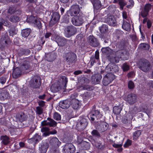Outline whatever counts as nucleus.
Here are the masks:
<instances>
[{"instance_id":"nucleus-44","label":"nucleus","mask_w":153,"mask_h":153,"mask_svg":"<svg viewBox=\"0 0 153 153\" xmlns=\"http://www.w3.org/2000/svg\"><path fill=\"white\" fill-rule=\"evenodd\" d=\"M94 7L98 9L100 7V5L98 4V0H91Z\"/></svg>"},{"instance_id":"nucleus-61","label":"nucleus","mask_w":153,"mask_h":153,"mask_svg":"<svg viewBox=\"0 0 153 153\" xmlns=\"http://www.w3.org/2000/svg\"><path fill=\"white\" fill-rule=\"evenodd\" d=\"M45 42V40L43 38H41L40 39H39L38 44L40 46H42L43 45Z\"/></svg>"},{"instance_id":"nucleus-7","label":"nucleus","mask_w":153,"mask_h":153,"mask_svg":"<svg viewBox=\"0 0 153 153\" xmlns=\"http://www.w3.org/2000/svg\"><path fill=\"white\" fill-rule=\"evenodd\" d=\"M84 17L80 14L79 16H75L72 19V23L75 26L81 25L84 22Z\"/></svg>"},{"instance_id":"nucleus-5","label":"nucleus","mask_w":153,"mask_h":153,"mask_svg":"<svg viewBox=\"0 0 153 153\" xmlns=\"http://www.w3.org/2000/svg\"><path fill=\"white\" fill-rule=\"evenodd\" d=\"M115 78V76L112 74L107 73L103 78V84L105 86L107 85L111 82Z\"/></svg>"},{"instance_id":"nucleus-20","label":"nucleus","mask_w":153,"mask_h":153,"mask_svg":"<svg viewBox=\"0 0 153 153\" xmlns=\"http://www.w3.org/2000/svg\"><path fill=\"white\" fill-rule=\"evenodd\" d=\"M74 97L75 96L73 94L71 95V98L73 100L72 106L74 109H77L80 107V103L78 100L74 99Z\"/></svg>"},{"instance_id":"nucleus-27","label":"nucleus","mask_w":153,"mask_h":153,"mask_svg":"<svg viewBox=\"0 0 153 153\" xmlns=\"http://www.w3.org/2000/svg\"><path fill=\"white\" fill-rule=\"evenodd\" d=\"M61 89V87L59 83H54L52 85L51 88V91L53 93L59 91Z\"/></svg>"},{"instance_id":"nucleus-33","label":"nucleus","mask_w":153,"mask_h":153,"mask_svg":"<svg viewBox=\"0 0 153 153\" xmlns=\"http://www.w3.org/2000/svg\"><path fill=\"white\" fill-rule=\"evenodd\" d=\"M141 133V131L140 130L134 132L133 134V140H136L140 135Z\"/></svg>"},{"instance_id":"nucleus-11","label":"nucleus","mask_w":153,"mask_h":153,"mask_svg":"<svg viewBox=\"0 0 153 153\" xmlns=\"http://www.w3.org/2000/svg\"><path fill=\"white\" fill-rule=\"evenodd\" d=\"M30 63L28 58H26L22 60L20 65V68L22 71L29 70L30 68Z\"/></svg>"},{"instance_id":"nucleus-50","label":"nucleus","mask_w":153,"mask_h":153,"mask_svg":"<svg viewBox=\"0 0 153 153\" xmlns=\"http://www.w3.org/2000/svg\"><path fill=\"white\" fill-rule=\"evenodd\" d=\"M122 68L124 71H127L129 69V66L126 63H124L123 65Z\"/></svg>"},{"instance_id":"nucleus-37","label":"nucleus","mask_w":153,"mask_h":153,"mask_svg":"<svg viewBox=\"0 0 153 153\" xmlns=\"http://www.w3.org/2000/svg\"><path fill=\"white\" fill-rule=\"evenodd\" d=\"M100 31L101 33H105L108 30V27L106 25H103L100 28Z\"/></svg>"},{"instance_id":"nucleus-25","label":"nucleus","mask_w":153,"mask_h":153,"mask_svg":"<svg viewBox=\"0 0 153 153\" xmlns=\"http://www.w3.org/2000/svg\"><path fill=\"white\" fill-rule=\"evenodd\" d=\"M70 101L65 100L60 101L59 103V106L63 109H66L70 106Z\"/></svg>"},{"instance_id":"nucleus-45","label":"nucleus","mask_w":153,"mask_h":153,"mask_svg":"<svg viewBox=\"0 0 153 153\" xmlns=\"http://www.w3.org/2000/svg\"><path fill=\"white\" fill-rule=\"evenodd\" d=\"M119 4L120 6V8L123 10L124 7L126 4V3L124 0H118Z\"/></svg>"},{"instance_id":"nucleus-28","label":"nucleus","mask_w":153,"mask_h":153,"mask_svg":"<svg viewBox=\"0 0 153 153\" xmlns=\"http://www.w3.org/2000/svg\"><path fill=\"white\" fill-rule=\"evenodd\" d=\"M31 32V30L30 28H26L22 30L21 34L22 37L24 38L27 37L29 36Z\"/></svg>"},{"instance_id":"nucleus-54","label":"nucleus","mask_w":153,"mask_h":153,"mask_svg":"<svg viewBox=\"0 0 153 153\" xmlns=\"http://www.w3.org/2000/svg\"><path fill=\"white\" fill-rule=\"evenodd\" d=\"M9 35L12 36L17 33V31L14 28H11L9 31Z\"/></svg>"},{"instance_id":"nucleus-22","label":"nucleus","mask_w":153,"mask_h":153,"mask_svg":"<svg viewBox=\"0 0 153 153\" xmlns=\"http://www.w3.org/2000/svg\"><path fill=\"white\" fill-rule=\"evenodd\" d=\"M49 146L48 143L46 142L42 143L41 146L39 147L40 153H46Z\"/></svg>"},{"instance_id":"nucleus-39","label":"nucleus","mask_w":153,"mask_h":153,"mask_svg":"<svg viewBox=\"0 0 153 153\" xmlns=\"http://www.w3.org/2000/svg\"><path fill=\"white\" fill-rule=\"evenodd\" d=\"M111 64V73L112 74L115 73L118 71V68L117 65L114 64Z\"/></svg>"},{"instance_id":"nucleus-31","label":"nucleus","mask_w":153,"mask_h":153,"mask_svg":"<svg viewBox=\"0 0 153 153\" xmlns=\"http://www.w3.org/2000/svg\"><path fill=\"white\" fill-rule=\"evenodd\" d=\"M9 21L12 23H16L20 21V17L18 16L12 15L10 16Z\"/></svg>"},{"instance_id":"nucleus-62","label":"nucleus","mask_w":153,"mask_h":153,"mask_svg":"<svg viewBox=\"0 0 153 153\" xmlns=\"http://www.w3.org/2000/svg\"><path fill=\"white\" fill-rule=\"evenodd\" d=\"M22 52L23 54L25 55L29 54L30 53V50L28 49H23L22 50Z\"/></svg>"},{"instance_id":"nucleus-16","label":"nucleus","mask_w":153,"mask_h":153,"mask_svg":"<svg viewBox=\"0 0 153 153\" xmlns=\"http://www.w3.org/2000/svg\"><path fill=\"white\" fill-rule=\"evenodd\" d=\"M136 95L134 94L131 93L127 95L126 100L130 104H133L136 102Z\"/></svg>"},{"instance_id":"nucleus-51","label":"nucleus","mask_w":153,"mask_h":153,"mask_svg":"<svg viewBox=\"0 0 153 153\" xmlns=\"http://www.w3.org/2000/svg\"><path fill=\"white\" fill-rule=\"evenodd\" d=\"M105 71L106 73H111V64H109L105 68Z\"/></svg>"},{"instance_id":"nucleus-32","label":"nucleus","mask_w":153,"mask_h":153,"mask_svg":"<svg viewBox=\"0 0 153 153\" xmlns=\"http://www.w3.org/2000/svg\"><path fill=\"white\" fill-rule=\"evenodd\" d=\"M26 115L24 113H21L17 114L16 116V118L17 119V120L22 122L25 120Z\"/></svg>"},{"instance_id":"nucleus-12","label":"nucleus","mask_w":153,"mask_h":153,"mask_svg":"<svg viewBox=\"0 0 153 153\" xmlns=\"http://www.w3.org/2000/svg\"><path fill=\"white\" fill-rule=\"evenodd\" d=\"M41 84V79L40 77L35 76L32 81H31L30 86L35 88H39Z\"/></svg>"},{"instance_id":"nucleus-2","label":"nucleus","mask_w":153,"mask_h":153,"mask_svg":"<svg viewBox=\"0 0 153 153\" xmlns=\"http://www.w3.org/2000/svg\"><path fill=\"white\" fill-rule=\"evenodd\" d=\"M138 67L144 72H148L151 69V65L149 62L146 59H141L138 63Z\"/></svg>"},{"instance_id":"nucleus-4","label":"nucleus","mask_w":153,"mask_h":153,"mask_svg":"<svg viewBox=\"0 0 153 153\" xmlns=\"http://www.w3.org/2000/svg\"><path fill=\"white\" fill-rule=\"evenodd\" d=\"M64 58L65 62L69 64L75 63L77 60L76 54L72 52L65 53Z\"/></svg>"},{"instance_id":"nucleus-43","label":"nucleus","mask_w":153,"mask_h":153,"mask_svg":"<svg viewBox=\"0 0 153 153\" xmlns=\"http://www.w3.org/2000/svg\"><path fill=\"white\" fill-rule=\"evenodd\" d=\"M16 8L15 7L11 6L9 7L7 12L9 13L12 14L16 13Z\"/></svg>"},{"instance_id":"nucleus-21","label":"nucleus","mask_w":153,"mask_h":153,"mask_svg":"<svg viewBox=\"0 0 153 153\" xmlns=\"http://www.w3.org/2000/svg\"><path fill=\"white\" fill-rule=\"evenodd\" d=\"M22 70L19 67L14 68L12 76L14 78H17L20 77L22 74Z\"/></svg>"},{"instance_id":"nucleus-49","label":"nucleus","mask_w":153,"mask_h":153,"mask_svg":"<svg viewBox=\"0 0 153 153\" xmlns=\"http://www.w3.org/2000/svg\"><path fill=\"white\" fill-rule=\"evenodd\" d=\"M53 117V118L57 120H59L61 119V117L60 114L56 112L54 113Z\"/></svg>"},{"instance_id":"nucleus-48","label":"nucleus","mask_w":153,"mask_h":153,"mask_svg":"<svg viewBox=\"0 0 153 153\" xmlns=\"http://www.w3.org/2000/svg\"><path fill=\"white\" fill-rule=\"evenodd\" d=\"M149 13L148 12L143 9L140 13V15L143 18L146 17L148 15Z\"/></svg>"},{"instance_id":"nucleus-36","label":"nucleus","mask_w":153,"mask_h":153,"mask_svg":"<svg viewBox=\"0 0 153 153\" xmlns=\"http://www.w3.org/2000/svg\"><path fill=\"white\" fill-rule=\"evenodd\" d=\"M103 53L109 56L111 51V49L108 47L102 48L101 49Z\"/></svg>"},{"instance_id":"nucleus-53","label":"nucleus","mask_w":153,"mask_h":153,"mask_svg":"<svg viewBox=\"0 0 153 153\" xmlns=\"http://www.w3.org/2000/svg\"><path fill=\"white\" fill-rule=\"evenodd\" d=\"M62 79V84L65 87H66V85L68 82L67 78L65 76H62L61 77Z\"/></svg>"},{"instance_id":"nucleus-26","label":"nucleus","mask_w":153,"mask_h":153,"mask_svg":"<svg viewBox=\"0 0 153 153\" xmlns=\"http://www.w3.org/2000/svg\"><path fill=\"white\" fill-rule=\"evenodd\" d=\"M98 129L101 132H104L106 131L107 128V124L104 122H101L97 126Z\"/></svg>"},{"instance_id":"nucleus-17","label":"nucleus","mask_w":153,"mask_h":153,"mask_svg":"<svg viewBox=\"0 0 153 153\" xmlns=\"http://www.w3.org/2000/svg\"><path fill=\"white\" fill-rule=\"evenodd\" d=\"M88 125V123L86 119H82L77 123V126L78 129L80 130H82L85 128Z\"/></svg>"},{"instance_id":"nucleus-34","label":"nucleus","mask_w":153,"mask_h":153,"mask_svg":"<svg viewBox=\"0 0 153 153\" xmlns=\"http://www.w3.org/2000/svg\"><path fill=\"white\" fill-rule=\"evenodd\" d=\"M41 140V137L38 134H36L35 136L30 139V140L34 142L35 143H37Z\"/></svg>"},{"instance_id":"nucleus-46","label":"nucleus","mask_w":153,"mask_h":153,"mask_svg":"<svg viewBox=\"0 0 153 153\" xmlns=\"http://www.w3.org/2000/svg\"><path fill=\"white\" fill-rule=\"evenodd\" d=\"M43 112V109L40 106H38L36 108V113L39 115H40Z\"/></svg>"},{"instance_id":"nucleus-42","label":"nucleus","mask_w":153,"mask_h":153,"mask_svg":"<svg viewBox=\"0 0 153 153\" xmlns=\"http://www.w3.org/2000/svg\"><path fill=\"white\" fill-rule=\"evenodd\" d=\"M126 42L123 40L121 41L120 42L118 43V47L119 49L123 50L125 48Z\"/></svg>"},{"instance_id":"nucleus-30","label":"nucleus","mask_w":153,"mask_h":153,"mask_svg":"<svg viewBox=\"0 0 153 153\" xmlns=\"http://www.w3.org/2000/svg\"><path fill=\"white\" fill-rule=\"evenodd\" d=\"M122 27L123 29L127 31H130L131 30V25L130 24L126 21H123Z\"/></svg>"},{"instance_id":"nucleus-59","label":"nucleus","mask_w":153,"mask_h":153,"mask_svg":"<svg viewBox=\"0 0 153 153\" xmlns=\"http://www.w3.org/2000/svg\"><path fill=\"white\" fill-rule=\"evenodd\" d=\"M33 23L35 24L39 28H40L41 27V23L39 20L36 19Z\"/></svg>"},{"instance_id":"nucleus-14","label":"nucleus","mask_w":153,"mask_h":153,"mask_svg":"<svg viewBox=\"0 0 153 153\" xmlns=\"http://www.w3.org/2000/svg\"><path fill=\"white\" fill-rule=\"evenodd\" d=\"M41 125L42 126H48L50 127H55L56 126L57 123L53 119L48 117L47 120L42 122Z\"/></svg>"},{"instance_id":"nucleus-58","label":"nucleus","mask_w":153,"mask_h":153,"mask_svg":"<svg viewBox=\"0 0 153 153\" xmlns=\"http://www.w3.org/2000/svg\"><path fill=\"white\" fill-rule=\"evenodd\" d=\"M128 87L130 89H133L134 87V83L131 81H130L128 84Z\"/></svg>"},{"instance_id":"nucleus-10","label":"nucleus","mask_w":153,"mask_h":153,"mask_svg":"<svg viewBox=\"0 0 153 153\" xmlns=\"http://www.w3.org/2000/svg\"><path fill=\"white\" fill-rule=\"evenodd\" d=\"M104 22L110 26H114L116 25V18L112 15H108L105 17Z\"/></svg>"},{"instance_id":"nucleus-57","label":"nucleus","mask_w":153,"mask_h":153,"mask_svg":"<svg viewBox=\"0 0 153 153\" xmlns=\"http://www.w3.org/2000/svg\"><path fill=\"white\" fill-rule=\"evenodd\" d=\"M132 141L129 139H128L124 145V147L125 148H127L130 146L132 143Z\"/></svg>"},{"instance_id":"nucleus-35","label":"nucleus","mask_w":153,"mask_h":153,"mask_svg":"<svg viewBox=\"0 0 153 153\" xmlns=\"http://www.w3.org/2000/svg\"><path fill=\"white\" fill-rule=\"evenodd\" d=\"M122 110L121 107L115 106L113 108V111L114 114L117 115L119 114Z\"/></svg>"},{"instance_id":"nucleus-9","label":"nucleus","mask_w":153,"mask_h":153,"mask_svg":"<svg viewBox=\"0 0 153 153\" xmlns=\"http://www.w3.org/2000/svg\"><path fill=\"white\" fill-rule=\"evenodd\" d=\"M88 42L89 45L94 47H97L99 45L97 39L93 35H90L88 38Z\"/></svg>"},{"instance_id":"nucleus-56","label":"nucleus","mask_w":153,"mask_h":153,"mask_svg":"<svg viewBox=\"0 0 153 153\" xmlns=\"http://www.w3.org/2000/svg\"><path fill=\"white\" fill-rule=\"evenodd\" d=\"M36 17H34L33 16H31L29 17V18L27 19V21L30 22H32L34 23L36 20Z\"/></svg>"},{"instance_id":"nucleus-6","label":"nucleus","mask_w":153,"mask_h":153,"mask_svg":"<svg viewBox=\"0 0 153 153\" xmlns=\"http://www.w3.org/2000/svg\"><path fill=\"white\" fill-rule=\"evenodd\" d=\"M64 31L65 36L69 38L76 33V29L75 27L71 25L65 28Z\"/></svg>"},{"instance_id":"nucleus-40","label":"nucleus","mask_w":153,"mask_h":153,"mask_svg":"<svg viewBox=\"0 0 153 153\" xmlns=\"http://www.w3.org/2000/svg\"><path fill=\"white\" fill-rule=\"evenodd\" d=\"M102 78V76L100 74H96L95 76L94 81L96 84H98L100 82Z\"/></svg>"},{"instance_id":"nucleus-63","label":"nucleus","mask_w":153,"mask_h":153,"mask_svg":"<svg viewBox=\"0 0 153 153\" xmlns=\"http://www.w3.org/2000/svg\"><path fill=\"white\" fill-rule=\"evenodd\" d=\"M1 95L3 98L5 99L7 98L9 96V94L8 93L6 92H5L4 93L2 92L1 93Z\"/></svg>"},{"instance_id":"nucleus-29","label":"nucleus","mask_w":153,"mask_h":153,"mask_svg":"<svg viewBox=\"0 0 153 153\" xmlns=\"http://www.w3.org/2000/svg\"><path fill=\"white\" fill-rule=\"evenodd\" d=\"M1 143L4 145L8 144L10 142L9 138L6 135H2L1 137Z\"/></svg>"},{"instance_id":"nucleus-47","label":"nucleus","mask_w":153,"mask_h":153,"mask_svg":"<svg viewBox=\"0 0 153 153\" xmlns=\"http://www.w3.org/2000/svg\"><path fill=\"white\" fill-rule=\"evenodd\" d=\"M91 134L93 136L95 137H100V133L97 130L94 129L91 132Z\"/></svg>"},{"instance_id":"nucleus-19","label":"nucleus","mask_w":153,"mask_h":153,"mask_svg":"<svg viewBox=\"0 0 153 153\" xmlns=\"http://www.w3.org/2000/svg\"><path fill=\"white\" fill-rule=\"evenodd\" d=\"M133 118L132 116L130 114H128L123 117L121 120L123 123L125 124L130 123Z\"/></svg>"},{"instance_id":"nucleus-55","label":"nucleus","mask_w":153,"mask_h":153,"mask_svg":"<svg viewBox=\"0 0 153 153\" xmlns=\"http://www.w3.org/2000/svg\"><path fill=\"white\" fill-rule=\"evenodd\" d=\"M95 146L97 148L101 150L103 149L105 147V146L104 145H102L101 143H96L95 144Z\"/></svg>"},{"instance_id":"nucleus-41","label":"nucleus","mask_w":153,"mask_h":153,"mask_svg":"<svg viewBox=\"0 0 153 153\" xmlns=\"http://www.w3.org/2000/svg\"><path fill=\"white\" fill-rule=\"evenodd\" d=\"M139 47L143 50H148L149 48V46L148 44L144 43L140 44L139 45Z\"/></svg>"},{"instance_id":"nucleus-1","label":"nucleus","mask_w":153,"mask_h":153,"mask_svg":"<svg viewBox=\"0 0 153 153\" xmlns=\"http://www.w3.org/2000/svg\"><path fill=\"white\" fill-rule=\"evenodd\" d=\"M51 39L55 41L60 47H63L68 44L69 45H71L73 42L72 40L67 39L58 34L53 35Z\"/></svg>"},{"instance_id":"nucleus-18","label":"nucleus","mask_w":153,"mask_h":153,"mask_svg":"<svg viewBox=\"0 0 153 153\" xmlns=\"http://www.w3.org/2000/svg\"><path fill=\"white\" fill-rule=\"evenodd\" d=\"M80 9L78 5L72 6L70 9V13L71 16H74L79 13Z\"/></svg>"},{"instance_id":"nucleus-15","label":"nucleus","mask_w":153,"mask_h":153,"mask_svg":"<svg viewBox=\"0 0 153 153\" xmlns=\"http://www.w3.org/2000/svg\"><path fill=\"white\" fill-rule=\"evenodd\" d=\"M59 18L60 16L58 13H53L52 15V19L50 21L49 25L50 26H53L58 21Z\"/></svg>"},{"instance_id":"nucleus-13","label":"nucleus","mask_w":153,"mask_h":153,"mask_svg":"<svg viewBox=\"0 0 153 153\" xmlns=\"http://www.w3.org/2000/svg\"><path fill=\"white\" fill-rule=\"evenodd\" d=\"M41 132L43 133L42 134V136L44 137L48 136L50 134H55L57 133L55 129L52 131H50V128L47 127H44L42 128L41 129Z\"/></svg>"},{"instance_id":"nucleus-8","label":"nucleus","mask_w":153,"mask_h":153,"mask_svg":"<svg viewBox=\"0 0 153 153\" xmlns=\"http://www.w3.org/2000/svg\"><path fill=\"white\" fill-rule=\"evenodd\" d=\"M75 150V148L71 143L65 144L62 149L63 153H74Z\"/></svg>"},{"instance_id":"nucleus-64","label":"nucleus","mask_w":153,"mask_h":153,"mask_svg":"<svg viewBox=\"0 0 153 153\" xmlns=\"http://www.w3.org/2000/svg\"><path fill=\"white\" fill-rule=\"evenodd\" d=\"M6 81V79L4 77H1L0 78V83L3 84H4Z\"/></svg>"},{"instance_id":"nucleus-38","label":"nucleus","mask_w":153,"mask_h":153,"mask_svg":"<svg viewBox=\"0 0 153 153\" xmlns=\"http://www.w3.org/2000/svg\"><path fill=\"white\" fill-rule=\"evenodd\" d=\"M126 51L125 50L121 49L116 52V54L118 56V58L121 57L123 55L126 54Z\"/></svg>"},{"instance_id":"nucleus-23","label":"nucleus","mask_w":153,"mask_h":153,"mask_svg":"<svg viewBox=\"0 0 153 153\" xmlns=\"http://www.w3.org/2000/svg\"><path fill=\"white\" fill-rule=\"evenodd\" d=\"M99 53L98 51H96L95 56L93 55L91 56L90 61L91 66H93L94 63L96 62V60L98 61L99 58Z\"/></svg>"},{"instance_id":"nucleus-3","label":"nucleus","mask_w":153,"mask_h":153,"mask_svg":"<svg viewBox=\"0 0 153 153\" xmlns=\"http://www.w3.org/2000/svg\"><path fill=\"white\" fill-rule=\"evenodd\" d=\"M102 116L100 110L96 108L95 105L93 106L91 111L88 115L89 119L92 121H94L96 118L97 119H100Z\"/></svg>"},{"instance_id":"nucleus-60","label":"nucleus","mask_w":153,"mask_h":153,"mask_svg":"<svg viewBox=\"0 0 153 153\" xmlns=\"http://www.w3.org/2000/svg\"><path fill=\"white\" fill-rule=\"evenodd\" d=\"M129 2L130 4L127 5L126 7L128 8H131L134 6V2L133 0H129Z\"/></svg>"},{"instance_id":"nucleus-52","label":"nucleus","mask_w":153,"mask_h":153,"mask_svg":"<svg viewBox=\"0 0 153 153\" xmlns=\"http://www.w3.org/2000/svg\"><path fill=\"white\" fill-rule=\"evenodd\" d=\"M151 8L152 5L148 3L145 4L143 9L149 12Z\"/></svg>"},{"instance_id":"nucleus-24","label":"nucleus","mask_w":153,"mask_h":153,"mask_svg":"<svg viewBox=\"0 0 153 153\" xmlns=\"http://www.w3.org/2000/svg\"><path fill=\"white\" fill-rule=\"evenodd\" d=\"M56 55L54 52H52L46 54V59L48 61H52L56 58Z\"/></svg>"}]
</instances>
